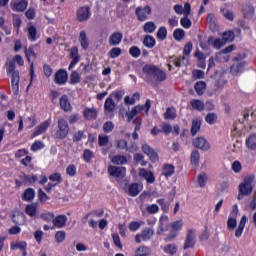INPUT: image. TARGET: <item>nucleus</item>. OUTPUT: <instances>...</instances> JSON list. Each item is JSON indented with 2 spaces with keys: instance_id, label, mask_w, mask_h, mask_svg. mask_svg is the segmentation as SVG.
<instances>
[{
  "instance_id": "nucleus-4",
  "label": "nucleus",
  "mask_w": 256,
  "mask_h": 256,
  "mask_svg": "<svg viewBox=\"0 0 256 256\" xmlns=\"http://www.w3.org/2000/svg\"><path fill=\"white\" fill-rule=\"evenodd\" d=\"M245 59H247V53L245 52L239 54L236 58H234V61H236V63H234L230 67V73H232V75H239V73H243V69L247 65V62L243 61Z\"/></svg>"
},
{
  "instance_id": "nucleus-49",
  "label": "nucleus",
  "mask_w": 256,
  "mask_h": 256,
  "mask_svg": "<svg viewBox=\"0 0 256 256\" xmlns=\"http://www.w3.org/2000/svg\"><path fill=\"white\" fill-rule=\"evenodd\" d=\"M173 37L176 41H183L185 39V30L178 28L174 31Z\"/></svg>"
},
{
  "instance_id": "nucleus-43",
  "label": "nucleus",
  "mask_w": 256,
  "mask_h": 256,
  "mask_svg": "<svg viewBox=\"0 0 256 256\" xmlns=\"http://www.w3.org/2000/svg\"><path fill=\"white\" fill-rule=\"evenodd\" d=\"M194 89L197 95H203V93H205V90L207 89V83L199 81L195 84Z\"/></svg>"
},
{
  "instance_id": "nucleus-45",
  "label": "nucleus",
  "mask_w": 256,
  "mask_h": 256,
  "mask_svg": "<svg viewBox=\"0 0 256 256\" xmlns=\"http://www.w3.org/2000/svg\"><path fill=\"white\" fill-rule=\"evenodd\" d=\"M155 43H156L155 38L149 35H147L143 41V45L148 49H153V47H155Z\"/></svg>"
},
{
  "instance_id": "nucleus-63",
  "label": "nucleus",
  "mask_w": 256,
  "mask_h": 256,
  "mask_svg": "<svg viewBox=\"0 0 256 256\" xmlns=\"http://www.w3.org/2000/svg\"><path fill=\"white\" fill-rule=\"evenodd\" d=\"M231 169L234 173H239L240 171H242L243 166L241 165V162L236 160L232 163Z\"/></svg>"
},
{
  "instance_id": "nucleus-53",
  "label": "nucleus",
  "mask_w": 256,
  "mask_h": 256,
  "mask_svg": "<svg viewBox=\"0 0 256 256\" xmlns=\"http://www.w3.org/2000/svg\"><path fill=\"white\" fill-rule=\"evenodd\" d=\"M136 255L149 256V255H151V249H149V247H146V246H141L137 249Z\"/></svg>"
},
{
  "instance_id": "nucleus-52",
  "label": "nucleus",
  "mask_w": 256,
  "mask_h": 256,
  "mask_svg": "<svg viewBox=\"0 0 256 256\" xmlns=\"http://www.w3.org/2000/svg\"><path fill=\"white\" fill-rule=\"evenodd\" d=\"M215 79H216L215 85L217 89H223V87H225V83H227V80H225V77L219 76L216 74Z\"/></svg>"
},
{
  "instance_id": "nucleus-20",
  "label": "nucleus",
  "mask_w": 256,
  "mask_h": 256,
  "mask_svg": "<svg viewBox=\"0 0 256 256\" xmlns=\"http://www.w3.org/2000/svg\"><path fill=\"white\" fill-rule=\"evenodd\" d=\"M139 176L142 179H145V181H147V183H155V174H153L152 171H149L145 168H140L139 169Z\"/></svg>"
},
{
  "instance_id": "nucleus-35",
  "label": "nucleus",
  "mask_w": 256,
  "mask_h": 256,
  "mask_svg": "<svg viewBox=\"0 0 256 256\" xmlns=\"http://www.w3.org/2000/svg\"><path fill=\"white\" fill-rule=\"evenodd\" d=\"M160 227L158 229V233H163L164 231H167V225H169V216L162 215L159 220Z\"/></svg>"
},
{
  "instance_id": "nucleus-9",
  "label": "nucleus",
  "mask_w": 256,
  "mask_h": 256,
  "mask_svg": "<svg viewBox=\"0 0 256 256\" xmlns=\"http://www.w3.org/2000/svg\"><path fill=\"white\" fill-rule=\"evenodd\" d=\"M10 7L16 13H23L29 7V0H11Z\"/></svg>"
},
{
  "instance_id": "nucleus-34",
  "label": "nucleus",
  "mask_w": 256,
  "mask_h": 256,
  "mask_svg": "<svg viewBox=\"0 0 256 256\" xmlns=\"http://www.w3.org/2000/svg\"><path fill=\"white\" fill-rule=\"evenodd\" d=\"M209 45L214 47V49H221L226 43L225 40L222 38H210L208 40Z\"/></svg>"
},
{
  "instance_id": "nucleus-54",
  "label": "nucleus",
  "mask_w": 256,
  "mask_h": 256,
  "mask_svg": "<svg viewBox=\"0 0 256 256\" xmlns=\"http://www.w3.org/2000/svg\"><path fill=\"white\" fill-rule=\"evenodd\" d=\"M180 25L184 29H191L192 22L191 19H189V16H184L183 18H181Z\"/></svg>"
},
{
  "instance_id": "nucleus-21",
  "label": "nucleus",
  "mask_w": 256,
  "mask_h": 256,
  "mask_svg": "<svg viewBox=\"0 0 256 256\" xmlns=\"http://www.w3.org/2000/svg\"><path fill=\"white\" fill-rule=\"evenodd\" d=\"M153 229H145L140 234H137L135 237L136 243H141L142 241H149L153 237Z\"/></svg>"
},
{
  "instance_id": "nucleus-30",
  "label": "nucleus",
  "mask_w": 256,
  "mask_h": 256,
  "mask_svg": "<svg viewBox=\"0 0 256 256\" xmlns=\"http://www.w3.org/2000/svg\"><path fill=\"white\" fill-rule=\"evenodd\" d=\"M27 33H28V39L29 41H32V43H35V41L39 39V35L37 34V28L32 24L28 25Z\"/></svg>"
},
{
  "instance_id": "nucleus-22",
  "label": "nucleus",
  "mask_w": 256,
  "mask_h": 256,
  "mask_svg": "<svg viewBox=\"0 0 256 256\" xmlns=\"http://www.w3.org/2000/svg\"><path fill=\"white\" fill-rule=\"evenodd\" d=\"M84 119L86 121H93L97 119V115H99V112L97 111V108L91 107V108H85L83 111Z\"/></svg>"
},
{
  "instance_id": "nucleus-6",
  "label": "nucleus",
  "mask_w": 256,
  "mask_h": 256,
  "mask_svg": "<svg viewBox=\"0 0 256 256\" xmlns=\"http://www.w3.org/2000/svg\"><path fill=\"white\" fill-rule=\"evenodd\" d=\"M237 215H239V206L234 204L227 220L228 231H235L237 229Z\"/></svg>"
},
{
  "instance_id": "nucleus-27",
  "label": "nucleus",
  "mask_w": 256,
  "mask_h": 256,
  "mask_svg": "<svg viewBox=\"0 0 256 256\" xmlns=\"http://www.w3.org/2000/svg\"><path fill=\"white\" fill-rule=\"evenodd\" d=\"M161 175H163V177H166V179H169V177L175 175V166H173V164H164L162 167Z\"/></svg>"
},
{
  "instance_id": "nucleus-48",
  "label": "nucleus",
  "mask_w": 256,
  "mask_h": 256,
  "mask_svg": "<svg viewBox=\"0 0 256 256\" xmlns=\"http://www.w3.org/2000/svg\"><path fill=\"white\" fill-rule=\"evenodd\" d=\"M81 81V75L77 71H72L70 75V84L71 85H77V83H80Z\"/></svg>"
},
{
  "instance_id": "nucleus-15",
  "label": "nucleus",
  "mask_w": 256,
  "mask_h": 256,
  "mask_svg": "<svg viewBox=\"0 0 256 256\" xmlns=\"http://www.w3.org/2000/svg\"><path fill=\"white\" fill-rule=\"evenodd\" d=\"M194 147L201 149V151H209L211 149V144L204 137H198L193 140Z\"/></svg>"
},
{
  "instance_id": "nucleus-12",
  "label": "nucleus",
  "mask_w": 256,
  "mask_h": 256,
  "mask_svg": "<svg viewBox=\"0 0 256 256\" xmlns=\"http://www.w3.org/2000/svg\"><path fill=\"white\" fill-rule=\"evenodd\" d=\"M49 127H51V120H46L40 123L32 133V139H35V137H39V135H43V133H46Z\"/></svg>"
},
{
  "instance_id": "nucleus-32",
  "label": "nucleus",
  "mask_w": 256,
  "mask_h": 256,
  "mask_svg": "<svg viewBox=\"0 0 256 256\" xmlns=\"http://www.w3.org/2000/svg\"><path fill=\"white\" fill-rule=\"evenodd\" d=\"M67 223V217L65 215H58L53 219V225L58 229H63Z\"/></svg>"
},
{
  "instance_id": "nucleus-23",
  "label": "nucleus",
  "mask_w": 256,
  "mask_h": 256,
  "mask_svg": "<svg viewBox=\"0 0 256 256\" xmlns=\"http://www.w3.org/2000/svg\"><path fill=\"white\" fill-rule=\"evenodd\" d=\"M249 221V218L246 215H243L239 221L238 227L235 230V237L239 239L241 235H243V231H245V225H247V222Z\"/></svg>"
},
{
  "instance_id": "nucleus-8",
  "label": "nucleus",
  "mask_w": 256,
  "mask_h": 256,
  "mask_svg": "<svg viewBox=\"0 0 256 256\" xmlns=\"http://www.w3.org/2000/svg\"><path fill=\"white\" fill-rule=\"evenodd\" d=\"M153 13V9H151V6L146 5L144 7H137L135 10V15L138 19V21H147L149 19V15Z\"/></svg>"
},
{
  "instance_id": "nucleus-18",
  "label": "nucleus",
  "mask_w": 256,
  "mask_h": 256,
  "mask_svg": "<svg viewBox=\"0 0 256 256\" xmlns=\"http://www.w3.org/2000/svg\"><path fill=\"white\" fill-rule=\"evenodd\" d=\"M142 151L149 157V159L153 163L159 161V154H157V152H155V150H153V148H151V146H149L148 144L142 145Z\"/></svg>"
},
{
  "instance_id": "nucleus-3",
  "label": "nucleus",
  "mask_w": 256,
  "mask_h": 256,
  "mask_svg": "<svg viewBox=\"0 0 256 256\" xmlns=\"http://www.w3.org/2000/svg\"><path fill=\"white\" fill-rule=\"evenodd\" d=\"M7 75L11 77L12 91L15 95L19 93V71L15 70V62L8 61L6 64Z\"/></svg>"
},
{
  "instance_id": "nucleus-60",
  "label": "nucleus",
  "mask_w": 256,
  "mask_h": 256,
  "mask_svg": "<svg viewBox=\"0 0 256 256\" xmlns=\"http://www.w3.org/2000/svg\"><path fill=\"white\" fill-rule=\"evenodd\" d=\"M225 43L233 41L235 39V33L233 31H227L223 33V38H222Z\"/></svg>"
},
{
  "instance_id": "nucleus-11",
  "label": "nucleus",
  "mask_w": 256,
  "mask_h": 256,
  "mask_svg": "<svg viewBox=\"0 0 256 256\" xmlns=\"http://www.w3.org/2000/svg\"><path fill=\"white\" fill-rule=\"evenodd\" d=\"M108 173L111 177H116L117 179H123L127 175V169L125 167L109 166Z\"/></svg>"
},
{
  "instance_id": "nucleus-28",
  "label": "nucleus",
  "mask_w": 256,
  "mask_h": 256,
  "mask_svg": "<svg viewBox=\"0 0 256 256\" xmlns=\"http://www.w3.org/2000/svg\"><path fill=\"white\" fill-rule=\"evenodd\" d=\"M78 41L84 51H87V49H89V38L87 37V32L81 31L78 37Z\"/></svg>"
},
{
  "instance_id": "nucleus-33",
  "label": "nucleus",
  "mask_w": 256,
  "mask_h": 256,
  "mask_svg": "<svg viewBox=\"0 0 256 256\" xmlns=\"http://www.w3.org/2000/svg\"><path fill=\"white\" fill-rule=\"evenodd\" d=\"M190 105L194 111H205V102L199 99L191 100Z\"/></svg>"
},
{
  "instance_id": "nucleus-44",
  "label": "nucleus",
  "mask_w": 256,
  "mask_h": 256,
  "mask_svg": "<svg viewBox=\"0 0 256 256\" xmlns=\"http://www.w3.org/2000/svg\"><path fill=\"white\" fill-rule=\"evenodd\" d=\"M200 159H201V156L199 154V151H196V150L192 151L190 161H191V165H193V167L199 166Z\"/></svg>"
},
{
  "instance_id": "nucleus-25",
  "label": "nucleus",
  "mask_w": 256,
  "mask_h": 256,
  "mask_svg": "<svg viewBox=\"0 0 256 256\" xmlns=\"http://www.w3.org/2000/svg\"><path fill=\"white\" fill-rule=\"evenodd\" d=\"M67 79H69L67 71L59 70L58 72H56L55 83H57L58 85H65V83H67Z\"/></svg>"
},
{
  "instance_id": "nucleus-7",
  "label": "nucleus",
  "mask_w": 256,
  "mask_h": 256,
  "mask_svg": "<svg viewBox=\"0 0 256 256\" xmlns=\"http://www.w3.org/2000/svg\"><path fill=\"white\" fill-rule=\"evenodd\" d=\"M69 135V124L65 119L58 120V130L56 131V138L57 139H65Z\"/></svg>"
},
{
  "instance_id": "nucleus-36",
  "label": "nucleus",
  "mask_w": 256,
  "mask_h": 256,
  "mask_svg": "<svg viewBox=\"0 0 256 256\" xmlns=\"http://www.w3.org/2000/svg\"><path fill=\"white\" fill-rule=\"evenodd\" d=\"M207 181H209V175L206 172H201L197 176V183L202 189L206 187Z\"/></svg>"
},
{
  "instance_id": "nucleus-14",
  "label": "nucleus",
  "mask_w": 256,
  "mask_h": 256,
  "mask_svg": "<svg viewBox=\"0 0 256 256\" xmlns=\"http://www.w3.org/2000/svg\"><path fill=\"white\" fill-rule=\"evenodd\" d=\"M171 63H173V65H175L176 67H181V65L187 66L189 65V56H182L178 59H175V57H170L168 60L169 71H171Z\"/></svg>"
},
{
  "instance_id": "nucleus-42",
  "label": "nucleus",
  "mask_w": 256,
  "mask_h": 256,
  "mask_svg": "<svg viewBox=\"0 0 256 256\" xmlns=\"http://www.w3.org/2000/svg\"><path fill=\"white\" fill-rule=\"evenodd\" d=\"M23 201H33L35 199V190L28 188L24 191L22 196Z\"/></svg>"
},
{
  "instance_id": "nucleus-58",
  "label": "nucleus",
  "mask_w": 256,
  "mask_h": 256,
  "mask_svg": "<svg viewBox=\"0 0 256 256\" xmlns=\"http://www.w3.org/2000/svg\"><path fill=\"white\" fill-rule=\"evenodd\" d=\"M177 117V111L175 108H168L166 113L164 114L165 119H175Z\"/></svg>"
},
{
  "instance_id": "nucleus-40",
  "label": "nucleus",
  "mask_w": 256,
  "mask_h": 256,
  "mask_svg": "<svg viewBox=\"0 0 256 256\" xmlns=\"http://www.w3.org/2000/svg\"><path fill=\"white\" fill-rule=\"evenodd\" d=\"M60 107L63 111H71V103L69 102V97H67V95L60 98Z\"/></svg>"
},
{
  "instance_id": "nucleus-31",
  "label": "nucleus",
  "mask_w": 256,
  "mask_h": 256,
  "mask_svg": "<svg viewBox=\"0 0 256 256\" xmlns=\"http://www.w3.org/2000/svg\"><path fill=\"white\" fill-rule=\"evenodd\" d=\"M234 50H235V46L233 45L226 47L222 52H220L217 55V59L221 61H229V55L227 53H231Z\"/></svg>"
},
{
  "instance_id": "nucleus-24",
  "label": "nucleus",
  "mask_w": 256,
  "mask_h": 256,
  "mask_svg": "<svg viewBox=\"0 0 256 256\" xmlns=\"http://www.w3.org/2000/svg\"><path fill=\"white\" fill-rule=\"evenodd\" d=\"M11 251H15L19 249L23 256H27V242L25 241H18V242H12L10 244Z\"/></svg>"
},
{
  "instance_id": "nucleus-62",
  "label": "nucleus",
  "mask_w": 256,
  "mask_h": 256,
  "mask_svg": "<svg viewBox=\"0 0 256 256\" xmlns=\"http://www.w3.org/2000/svg\"><path fill=\"white\" fill-rule=\"evenodd\" d=\"M205 121L209 125H215V121H217V115H215V113H209L207 114Z\"/></svg>"
},
{
  "instance_id": "nucleus-46",
  "label": "nucleus",
  "mask_w": 256,
  "mask_h": 256,
  "mask_svg": "<svg viewBox=\"0 0 256 256\" xmlns=\"http://www.w3.org/2000/svg\"><path fill=\"white\" fill-rule=\"evenodd\" d=\"M112 163H114V165H126L127 163V157L123 156V155H117L114 156L111 159Z\"/></svg>"
},
{
  "instance_id": "nucleus-59",
  "label": "nucleus",
  "mask_w": 256,
  "mask_h": 256,
  "mask_svg": "<svg viewBox=\"0 0 256 256\" xmlns=\"http://www.w3.org/2000/svg\"><path fill=\"white\" fill-rule=\"evenodd\" d=\"M107 143H109V136H107L105 134H100L98 137V145L100 147H105V145H107Z\"/></svg>"
},
{
  "instance_id": "nucleus-37",
  "label": "nucleus",
  "mask_w": 256,
  "mask_h": 256,
  "mask_svg": "<svg viewBox=\"0 0 256 256\" xmlns=\"http://www.w3.org/2000/svg\"><path fill=\"white\" fill-rule=\"evenodd\" d=\"M246 147L250 149V151L256 150V134H251L248 138H246Z\"/></svg>"
},
{
  "instance_id": "nucleus-13",
  "label": "nucleus",
  "mask_w": 256,
  "mask_h": 256,
  "mask_svg": "<svg viewBox=\"0 0 256 256\" xmlns=\"http://www.w3.org/2000/svg\"><path fill=\"white\" fill-rule=\"evenodd\" d=\"M70 58L72 59L68 69L71 71L72 69H75V65L81 61V56L79 55V48L77 46H74L70 49Z\"/></svg>"
},
{
  "instance_id": "nucleus-1",
  "label": "nucleus",
  "mask_w": 256,
  "mask_h": 256,
  "mask_svg": "<svg viewBox=\"0 0 256 256\" xmlns=\"http://www.w3.org/2000/svg\"><path fill=\"white\" fill-rule=\"evenodd\" d=\"M143 77L147 83H155V81H165L167 74L153 64H146L143 67Z\"/></svg>"
},
{
  "instance_id": "nucleus-29",
  "label": "nucleus",
  "mask_w": 256,
  "mask_h": 256,
  "mask_svg": "<svg viewBox=\"0 0 256 256\" xmlns=\"http://www.w3.org/2000/svg\"><path fill=\"white\" fill-rule=\"evenodd\" d=\"M207 23L210 27V30L213 31V33L219 30V25L217 24V18L215 17V14H208Z\"/></svg>"
},
{
  "instance_id": "nucleus-26",
  "label": "nucleus",
  "mask_w": 256,
  "mask_h": 256,
  "mask_svg": "<svg viewBox=\"0 0 256 256\" xmlns=\"http://www.w3.org/2000/svg\"><path fill=\"white\" fill-rule=\"evenodd\" d=\"M121 41H123V34L121 32H114L108 40L109 45H112L113 47L120 45Z\"/></svg>"
},
{
  "instance_id": "nucleus-55",
  "label": "nucleus",
  "mask_w": 256,
  "mask_h": 256,
  "mask_svg": "<svg viewBox=\"0 0 256 256\" xmlns=\"http://www.w3.org/2000/svg\"><path fill=\"white\" fill-rule=\"evenodd\" d=\"M122 50L121 48L118 47H114L112 48L109 52L108 55L111 59H117V57H119V55H121Z\"/></svg>"
},
{
  "instance_id": "nucleus-38",
  "label": "nucleus",
  "mask_w": 256,
  "mask_h": 256,
  "mask_svg": "<svg viewBox=\"0 0 256 256\" xmlns=\"http://www.w3.org/2000/svg\"><path fill=\"white\" fill-rule=\"evenodd\" d=\"M201 131V119L195 118L192 120L191 135H197Z\"/></svg>"
},
{
  "instance_id": "nucleus-61",
  "label": "nucleus",
  "mask_w": 256,
  "mask_h": 256,
  "mask_svg": "<svg viewBox=\"0 0 256 256\" xmlns=\"http://www.w3.org/2000/svg\"><path fill=\"white\" fill-rule=\"evenodd\" d=\"M164 251L168 255H175V253H177V246L174 244H169L164 248Z\"/></svg>"
},
{
  "instance_id": "nucleus-41",
  "label": "nucleus",
  "mask_w": 256,
  "mask_h": 256,
  "mask_svg": "<svg viewBox=\"0 0 256 256\" xmlns=\"http://www.w3.org/2000/svg\"><path fill=\"white\" fill-rule=\"evenodd\" d=\"M141 189H143V187H140L137 183H133L129 186V195H131V197H137V195L141 193Z\"/></svg>"
},
{
  "instance_id": "nucleus-16",
  "label": "nucleus",
  "mask_w": 256,
  "mask_h": 256,
  "mask_svg": "<svg viewBox=\"0 0 256 256\" xmlns=\"http://www.w3.org/2000/svg\"><path fill=\"white\" fill-rule=\"evenodd\" d=\"M183 220H177L170 224V235L169 239H175L177 237V232L183 229Z\"/></svg>"
},
{
  "instance_id": "nucleus-19",
  "label": "nucleus",
  "mask_w": 256,
  "mask_h": 256,
  "mask_svg": "<svg viewBox=\"0 0 256 256\" xmlns=\"http://www.w3.org/2000/svg\"><path fill=\"white\" fill-rule=\"evenodd\" d=\"M91 17V10L87 6L80 7L77 11V19L80 22L87 21Z\"/></svg>"
},
{
  "instance_id": "nucleus-57",
  "label": "nucleus",
  "mask_w": 256,
  "mask_h": 256,
  "mask_svg": "<svg viewBox=\"0 0 256 256\" xmlns=\"http://www.w3.org/2000/svg\"><path fill=\"white\" fill-rule=\"evenodd\" d=\"M157 37L160 41H165V39H167V28L164 26L160 27L157 32Z\"/></svg>"
},
{
  "instance_id": "nucleus-39",
  "label": "nucleus",
  "mask_w": 256,
  "mask_h": 256,
  "mask_svg": "<svg viewBox=\"0 0 256 256\" xmlns=\"http://www.w3.org/2000/svg\"><path fill=\"white\" fill-rule=\"evenodd\" d=\"M104 109L106 113H113V111H115V102L113 101V98L108 97L105 100Z\"/></svg>"
},
{
  "instance_id": "nucleus-50",
  "label": "nucleus",
  "mask_w": 256,
  "mask_h": 256,
  "mask_svg": "<svg viewBox=\"0 0 256 256\" xmlns=\"http://www.w3.org/2000/svg\"><path fill=\"white\" fill-rule=\"evenodd\" d=\"M41 149H45V143L43 141L36 140L31 145V151L37 152V151H41Z\"/></svg>"
},
{
  "instance_id": "nucleus-47",
  "label": "nucleus",
  "mask_w": 256,
  "mask_h": 256,
  "mask_svg": "<svg viewBox=\"0 0 256 256\" xmlns=\"http://www.w3.org/2000/svg\"><path fill=\"white\" fill-rule=\"evenodd\" d=\"M143 29L145 33H155L157 25H155V22L150 21L144 24Z\"/></svg>"
},
{
  "instance_id": "nucleus-5",
  "label": "nucleus",
  "mask_w": 256,
  "mask_h": 256,
  "mask_svg": "<svg viewBox=\"0 0 256 256\" xmlns=\"http://www.w3.org/2000/svg\"><path fill=\"white\" fill-rule=\"evenodd\" d=\"M149 109H151V100H147L144 105H137L135 106L130 112L126 114L128 117V122L133 121L139 113H143L145 111L146 115L149 113Z\"/></svg>"
},
{
  "instance_id": "nucleus-2",
  "label": "nucleus",
  "mask_w": 256,
  "mask_h": 256,
  "mask_svg": "<svg viewBox=\"0 0 256 256\" xmlns=\"http://www.w3.org/2000/svg\"><path fill=\"white\" fill-rule=\"evenodd\" d=\"M255 188V178L253 176H247L238 185L237 199L243 201L245 197H251L253 195V189Z\"/></svg>"
},
{
  "instance_id": "nucleus-10",
  "label": "nucleus",
  "mask_w": 256,
  "mask_h": 256,
  "mask_svg": "<svg viewBox=\"0 0 256 256\" xmlns=\"http://www.w3.org/2000/svg\"><path fill=\"white\" fill-rule=\"evenodd\" d=\"M196 242H197V235L195 234V230L193 229L187 230L184 249H193L195 247Z\"/></svg>"
},
{
  "instance_id": "nucleus-64",
  "label": "nucleus",
  "mask_w": 256,
  "mask_h": 256,
  "mask_svg": "<svg viewBox=\"0 0 256 256\" xmlns=\"http://www.w3.org/2000/svg\"><path fill=\"white\" fill-rule=\"evenodd\" d=\"M141 225H143V222L133 221V222H130L129 229L130 231H137L138 229L141 228Z\"/></svg>"
},
{
  "instance_id": "nucleus-56",
  "label": "nucleus",
  "mask_w": 256,
  "mask_h": 256,
  "mask_svg": "<svg viewBox=\"0 0 256 256\" xmlns=\"http://www.w3.org/2000/svg\"><path fill=\"white\" fill-rule=\"evenodd\" d=\"M26 213L30 217H35L37 213V205L36 204H30L26 207Z\"/></svg>"
},
{
  "instance_id": "nucleus-51",
  "label": "nucleus",
  "mask_w": 256,
  "mask_h": 256,
  "mask_svg": "<svg viewBox=\"0 0 256 256\" xmlns=\"http://www.w3.org/2000/svg\"><path fill=\"white\" fill-rule=\"evenodd\" d=\"M25 56L29 63H31V61H35V59H37V55H35V52L33 51L32 48L25 49Z\"/></svg>"
},
{
  "instance_id": "nucleus-17",
  "label": "nucleus",
  "mask_w": 256,
  "mask_h": 256,
  "mask_svg": "<svg viewBox=\"0 0 256 256\" xmlns=\"http://www.w3.org/2000/svg\"><path fill=\"white\" fill-rule=\"evenodd\" d=\"M174 11L177 13V15H184L186 17H189L191 14V4L189 2H186L184 4V7L182 5L176 4L174 5Z\"/></svg>"
}]
</instances>
